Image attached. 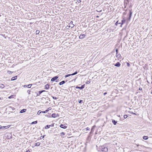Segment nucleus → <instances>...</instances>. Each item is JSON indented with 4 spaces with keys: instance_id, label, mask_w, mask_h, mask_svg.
I'll return each mask as SVG.
<instances>
[{
    "instance_id": "9",
    "label": "nucleus",
    "mask_w": 152,
    "mask_h": 152,
    "mask_svg": "<svg viewBox=\"0 0 152 152\" xmlns=\"http://www.w3.org/2000/svg\"><path fill=\"white\" fill-rule=\"evenodd\" d=\"M45 90H42L41 91H39L38 93H37V96H39L42 93L45 92Z\"/></svg>"
},
{
    "instance_id": "1",
    "label": "nucleus",
    "mask_w": 152,
    "mask_h": 152,
    "mask_svg": "<svg viewBox=\"0 0 152 152\" xmlns=\"http://www.w3.org/2000/svg\"><path fill=\"white\" fill-rule=\"evenodd\" d=\"M101 150L103 152H106L108 151V148L104 146H103L102 147Z\"/></svg>"
},
{
    "instance_id": "8",
    "label": "nucleus",
    "mask_w": 152,
    "mask_h": 152,
    "mask_svg": "<svg viewBox=\"0 0 152 152\" xmlns=\"http://www.w3.org/2000/svg\"><path fill=\"white\" fill-rule=\"evenodd\" d=\"M32 85V84H29L28 85H25L23 87L24 88L28 87V88H29L31 87Z\"/></svg>"
},
{
    "instance_id": "49",
    "label": "nucleus",
    "mask_w": 152,
    "mask_h": 152,
    "mask_svg": "<svg viewBox=\"0 0 152 152\" xmlns=\"http://www.w3.org/2000/svg\"><path fill=\"white\" fill-rule=\"evenodd\" d=\"M107 94V93H105L104 94V95H105Z\"/></svg>"
},
{
    "instance_id": "33",
    "label": "nucleus",
    "mask_w": 152,
    "mask_h": 152,
    "mask_svg": "<svg viewBox=\"0 0 152 152\" xmlns=\"http://www.w3.org/2000/svg\"><path fill=\"white\" fill-rule=\"evenodd\" d=\"M83 102V100H78V102L79 103H81Z\"/></svg>"
},
{
    "instance_id": "39",
    "label": "nucleus",
    "mask_w": 152,
    "mask_h": 152,
    "mask_svg": "<svg viewBox=\"0 0 152 152\" xmlns=\"http://www.w3.org/2000/svg\"><path fill=\"white\" fill-rule=\"evenodd\" d=\"M44 136H41L40 137V139H43L44 137Z\"/></svg>"
},
{
    "instance_id": "17",
    "label": "nucleus",
    "mask_w": 152,
    "mask_h": 152,
    "mask_svg": "<svg viewBox=\"0 0 152 152\" xmlns=\"http://www.w3.org/2000/svg\"><path fill=\"white\" fill-rule=\"evenodd\" d=\"M65 81L64 80L62 81L61 82H60L59 83V85H62L63 84L65 83Z\"/></svg>"
},
{
    "instance_id": "12",
    "label": "nucleus",
    "mask_w": 152,
    "mask_h": 152,
    "mask_svg": "<svg viewBox=\"0 0 152 152\" xmlns=\"http://www.w3.org/2000/svg\"><path fill=\"white\" fill-rule=\"evenodd\" d=\"M60 127L61 128L64 129H65L67 128V126H64L63 124H61V125L60 126Z\"/></svg>"
},
{
    "instance_id": "35",
    "label": "nucleus",
    "mask_w": 152,
    "mask_h": 152,
    "mask_svg": "<svg viewBox=\"0 0 152 152\" xmlns=\"http://www.w3.org/2000/svg\"><path fill=\"white\" fill-rule=\"evenodd\" d=\"M30 92H31V91H30V90H28L27 91V92L28 93V94L29 95L30 94Z\"/></svg>"
},
{
    "instance_id": "52",
    "label": "nucleus",
    "mask_w": 152,
    "mask_h": 152,
    "mask_svg": "<svg viewBox=\"0 0 152 152\" xmlns=\"http://www.w3.org/2000/svg\"><path fill=\"white\" fill-rule=\"evenodd\" d=\"M56 82H58V81L56 80Z\"/></svg>"
},
{
    "instance_id": "11",
    "label": "nucleus",
    "mask_w": 152,
    "mask_h": 152,
    "mask_svg": "<svg viewBox=\"0 0 152 152\" xmlns=\"http://www.w3.org/2000/svg\"><path fill=\"white\" fill-rule=\"evenodd\" d=\"M10 127V126H2V129L3 130H4V129H6L8 128H9Z\"/></svg>"
},
{
    "instance_id": "44",
    "label": "nucleus",
    "mask_w": 152,
    "mask_h": 152,
    "mask_svg": "<svg viewBox=\"0 0 152 152\" xmlns=\"http://www.w3.org/2000/svg\"><path fill=\"white\" fill-rule=\"evenodd\" d=\"M86 129L87 130H89V129L88 128V127H87V128H86Z\"/></svg>"
},
{
    "instance_id": "40",
    "label": "nucleus",
    "mask_w": 152,
    "mask_h": 152,
    "mask_svg": "<svg viewBox=\"0 0 152 152\" xmlns=\"http://www.w3.org/2000/svg\"><path fill=\"white\" fill-rule=\"evenodd\" d=\"M52 96V97L53 98V99H57V98H56V97H55L53 96Z\"/></svg>"
},
{
    "instance_id": "31",
    "label": "nucleus",
    "mask_w": 152,
    "mask_h": 152,
    "mask_svg": "<svg viewBox=\"0 0 152 152\" xmlns=\"http://www.w3.org/2000/svg\"><path fill=\"white\" fill-rule=\"evenodd\" d=\"M60 134L61 135H65V133L62 132L60 133Z\"/></svg>"
},
{
    "instance_id": "38",
    "label": "nucleus",
    "mask_w": 152,
    "mask_h": 152,
    "mask_svg": "<svg viewBox=\"0 0 152 152\" xmlns=\"http://www.w3.org/2000/svg\"><path fill=\"white\" fill-rule=\"evenodd\" d=\"M36 34H38L39 32V31L37 30L36 31Z\"/></svg>"
},
{
    "instance_id": "19",
    "label": "nucleus",
    "mask_w": 152,
    "mask_h": 152,
    "mask_svg": "<svg viewBox=\"0 0 152 152\" xmlns=\"http://www.w3.org/2000/svg\"><path fill=\"white\" fill-rule=\"evenodd\" d=\"M116 56L117 57H118L119 55H120V54H118V50L117 49H116Z\"/></svg>"
},
{
    "instance_id": "46",
    "label": "nucleus",
    "mask_w": 152,
    "mask_h": 152,
    "mask_svg": "<svg viewBox=\"0 0 152 152\" xmlns=\"http://www.w3.org/2000/svg\"><path fill=\"white\" fill-rule=\"evenodd\" d=\"M2 126L0 125V129H2Z\"/></svg>"
},
{
    "instance_id": "30",
    "label": "nucleus",
    "mask_w": 152,
    "mask_h": 152,
    "mask_svg": "<svg viewBox=\"0 0 152 152\" xmlns=\"http://www.w3.org/2000/svg\"><path fill=\"white\" fill-rule=\"evenodd\" d=\"M77 72L76 71L75 72L73 73V74H71V75H76V74H77Z\"/></svg>"
},
{
    "instance_id": "27",
    "label": "nucleus",
    "mask_w": 152,
    "mask_h": 152,
    "mask_svg": "<svg viewBox=\"0 0 152 152\" xmlns=\"http://www.w3.org/2000/svg\"><path fill=\"white\" fill-rule=\"evenodd\" d=\"M71 75H71V74H68V75H65V76L64 77H65V78H66V77H69V76H70Z\"/></svg>"
},
{
    "instance_id": "43",
    "label": "nucleus",
    "mask_w": 152,
    "mask_h": 152,
    "mask_svg": "<svg viewBox=\"0 0 152 152\" xmlns=\"http://www.w3.org/2000/svg\"><path fill=\"white\" fill-rule=\"evenodd\" d=\"M148 42H147V43H146V45H145V46H148Z\"/></svg>"
},
{
    "instance_id": "16",
    "label": "nucleus",
    "mask_w": 152,
    "mask_h": 152,
    "mask_svg": "<svg viewBox=\"0 0 152 152\" xmlns=\"http://www.w3.org/2000/svg\"><path fill=\"white\" fill-rule=\"evenodd\" d=\"M26 109H23L20 111V113H24L26 111Z\"/></svg>"
},
{
    "instance_id": "26",
    "label": "nucleus",
    "mask_w": 152,
    "mask_h": 152,
    "mask_svg": "<svg viewBox=\"0 0 152 152\" xmlns=\"http://www.w3.org/2000/svg\"><path fill=\"white\" fill-rule=\"evenodd\" d=\"M50 127V125H47L45 126V129H48Z\"/></svg>"
},
{
    "instance_id": "6",
    "label": "nucleus",
    "mask_w": 152,
    "mask_h": 152,
    "mask_svg": "<svg viewBox=\"0 0 152 152\" xmlns=\"http://www.w3.org/2000/svg\"><path fill=\"white\" fill-rule=\"evenodd\" d=\"M86 35L84 34H81L79 37L80 39H82L85 37Z\"/></svg>"
},
{
    "instance_id": "15",
    "label": "nucleus",
    "mask_w": 152,
    "mask_h": 152,
    "mask_svg": "<svg viewBox=\"0 0 152 152\" xmlns=\"http://www.w3.org/2000/svg\"><path fill=\"white\" fill-rule=\"evenodd\" d=\"M120 65H121V64L119 63V62H117V63H116V64H115V66H117V67L120 66Z\"/></svg>"
},
{
    "instance_id": "45",
    "label": "nucleus",
    "mask_w": 152,
    "mask_h": 152,
    "mask_svg": "<svg viewBox=\"0 0 152 152\" xmlns=\"http://www.w3.org/2000/svg\"><path fill=\"white\" fill-rule=\"evenodd\" d=\"M139 89L140 90H142V88H139Z\"/></svg>"
},
{
    "instance_id": "20",
    "label": "nucleus",
    "mask_w": 152,
    "mask_h": 152,
    "mask_svg": "<svg viewBox=\"0 0 152 152\" xmlns=\"http://www.w3.org/2000/svg\"><path fill=\"white\" fill-rule=\"evenodd\" d=\"M148 137L147 136H143V139L146 140L148 139Z\"/></svg>"
},
{
    "instance_id": "21",
    "label": "nucleus",
    "mask_w": 152,
    "mask_h": 152,
    "mask_svg": "<svg viewBox=\"0 0 152 152\" xmlns=\"http://www.w3.org/2000/svg\"><path fill=\"white\" fill-rule=\"evenodd\" d=\"M112 122L113 123V124L114 125H116V124L117 123V121H115V120H112Z\"/></svg>"
},
{
    "instance_id": "23",
    "label": "nucleus",
    "mask_w": 152,
    "mask_h": 152,
    "mask_svg": "<svg viewBox=\"0 0 152 152\" xmlns=\"http://www.w3.org/2000/svg\"><path fill=\"white\" fill-rule=\"evenodd\" d=\"M40 145V143L39 142H37L35 144V146H39Z\"/></svg>"
},
{
    "instance_id": "37",
    "label": "nucleus",
    "mask_w": 152,
    "mask_h": 152,
    "mask_svg": "<svg viewBox=\"0 0 152 152\" xmlns=\"http://www.w3.org/2000/svg\"><path fill=\"white\" fill-rule=\"evenodd\" d=\"M90 82L91 81H88L86 83V84H88L89 83H90Z\"/></svg>"
},
{
    "instance_id": "32",
    "label": "nucleus",
    "mask_w": 152,
    "mask_h": 152,
    "mask_svg": "<svg viewBox=\"0 0 152 152\" xmlns=\"http://www.w3.org/2000/svg\"><path fill=\"white\" fill-rule=\"evenodd\" d=\"M71 27L70 26H69V25L68 24V25L66 27V29H68L69 28Z\"/></svg>"
},
{
    "instance_id": "25",
    "label": "nucleus",
    "mask_w": 152,
    "mask_h": 152,
    "mask_svg": "<svg viewBox=\"0 0 152 152\" xmlns=\"http://www.w3.org/2000/svg\"><path fill=\"white\" fill-rule=\"evenodd\" d=\"M37 123V121H33V122H32L31 123V124H36Z\"/></svg>"
},
{
    "instance_id": "36",
    "label": "nucleus",
    "mask_w": 152,
    "mask_h": 152,
    "mask_svg": "<svg viewBox=\"0 0 152 152\" xmlns=\"http://www.w3.org/2000/svg\"><path fill=\"white\" fill-rule=\"evenodd\" d=\"M54 124L53 123V124H51V125H50V126L53 127L54 126Z\"/></svg>"
},
{
    "instance_id": "41",
    "label": "nucleus",
    "mask_w": 152,
    "mask_h": 152,
    "mask_svg": "<svg viewBox=\"0 0 152 152\" xmlns=\"http://www.w3.org/2000/svg\"><path fill=\"white\" fill-rule=\"evenodd\" d=\"M10 72V73H9L10 74H12V72H10V71H8V72Z\"/></svg>"
},
{
    "instance_id": "10",
    "label": "nucleus",
    "mask_w": 152,
    "mask_h": 152,
    "mask_svg": "<svg viewBox=\"0 0 152 152\" xmlns=\"http://www.w3.org/2000/svg\"><path fill=\"white\" fill-rule=\"evenodd\" d=\"M121 25H120V27H122V25L124 23L126 22V20L125 19H124L121 20Z\"/></svg>"
},
{
    "instance_id": "53",
    "label": "nucleus",
    "mask_w": 152,
    "mask_h": 152,
    "mask_svg": "<svg viewBox=\"0 0 152 152\" xmlns=\"http://www.w3.org/2000/svg\"><path fill=\"white\" fill-rule=\"evenodd\" d=\"M1 99V98L0 97V100Z\"/></svg>"
},
{
    "instance_id": "28",
    "label": "nucleus",
    "mask_w": 152,
    "mask_h": 152,
    "mask_svg": "<svg viewBox=\"0 0 152 152\" xmlns=\"http://www.w3.org/2000/svg\"><path fill=\"white\" fill-rule=\"evenodd\" d=\"M42 113V111L41 110H39L38 111V112H37V114L38 115H39L40 114Z\"/></svg>"
},
{
    "instance_id": "47",
    "label": "nucleus",
    "mask_w": 152,
    "mask_h": 152,
    "mask_svg": "<svg viewBox=\"0 0 152 152\" xmlns=\"http://www.w3.org/2000/svg\"><path fill=\"white\" fill-rule=\"evenodd\" d=\"M25 152H30V151L29 150H28V151H26Z\"/></svg>"
},
{
    "instance_id": "7",
    "label": "nucleus",
    "mask_w": 152,
    "mask_h": 152,
    "mask_svg": "<svg viewBox=\"0 0 152 152\" xmlns=\"http://www.w3.org/2000/svg\"><path fill=\"white\" fill-rule=\"evenodd\" d=\"M51 116L53 118H56L57 116L58 117L59 115L57 114L53 113L52 114Z\"/></svg>"
},
{
    "instance_id": "22",
    "label": "nucleus",
    "mask_w": 152,
    "mask_h": 152,
    "mask_svg": "<svg viewBox=\"0 0 152 152\" xmlns=\"http://www.w3.org/2000/svg\"><path fill=\"white\" fill-rule=\"evenodd\" d=\"M118 24H120L121 25V22H119V21H117L115 23V25L117 26Z\"/></svg>"
},
{
    "instance_id": "2",
    "label": "nucleus",
    "mask_w": 152,
    "mask_h": 152,
    "mask_svg": "<svg viewBox=\"0 0 152 152\" xmlns=\"http://www.w3.org/2000/svg\"><path fill=\"white\" fill-rule=\"evenodd\" d=\"M129 18L127 19V20H128L129 21L130 20V18L132 14V12L131 10H129Z\"/></svg>"
},
{
    "instance_id": "13",
    "label": "nucleus",
    "mask_w": 152,
    "mask_h": 152,
    "mask_svg": "<svg viewBox=\"0 0 152 152\" xmlns=\"http://www.w3.org/2000/svg\"><path fill=\"white\" fill-rule=\"evenodd\" d=\"M17 76H15L12 77L11 79V80L14 81L16 80L17 79Z\"/></svg>"
},
{
    "instance_id": "34",
    "label": "nucleus",
    "mask_w": 152,
    "mask_h": 152,
    "mask_svg": "<svg viewBox=\"0 0 152 152\" xmlns=\"http://www.w3.org/2000/svg\"><path fill=\"white\" fill-rule=\"evenodd\" d=\"M127 117H128V116H127V115H124V117L125 118H126Z\"/></svg>"
},
{
    "instance_id": "4",
    "label": "nucleus",
    "mask_w": 152,
    "mask_h": 152,
    "mask_svg": "<svg viewBox=\"0 0 152 152\" xmlns=\"http://www.w3.org/2000/svg\"><path fill=\"white\" fill-rule=\"evenodd\" d=\"M58 76H56L55 77L52 78L51 79V81H55L56 79H57L58 78Z\"/></svg>"
},
{
    "instance_id": "51",
    "label": "nucleus",
    "mask_w": 152,
    "mask_h": 152,
    "mask_svg": "<svg viewBox=\"0 0 152 152\" xmlns=\"http://www.w3.org/2000/svg\"><path fill=\"white\" fill-rule=\"evenodd\" d=\"M151 94H152V91L151 92Z\"/></svg>"
},
{
    "instance_id": "5",
    "label": "nucleus",
    "mask_w": 152,
    "mask_h": 152,
    "mask_svg": "<svg viewBox=\"0 0 152 152\" xmlns=\"http://www.w3.org/2000/svg\"><path fill=\"white\" fill-rule=\"evenodd\" d=\"M69 26H70L71 28H73L75 25L74 24H73V22L71 21L69 23Z\"/></svg>"
},
{
    "instance_id": "3",
    "label": "nucleus",
    "mask_w": 152,
    "mask_h": 152,
    "mask_svg": "<svg viewBox=\"0 0 152 152\" xmlns=\"http://www.w3.org/2000/svg\"><path fill=\"white\" fill-rule=\"evenodd\" d=\"M85 86V85H83L81 87H80L78 86H76L75 88H79L81 90H82L83 89V88H84V87Z\"/></svg>"
},
{
    "instance_id": "48",
    "label": "nucleus",
    "mask_w": 152,
    "mask_h": 152,
    "mask_svg": "<svg viewBox=\"0 0 152 152\" xmlns=\"http://www.w3.org/2000/svg\"><path fill=\"white\" fill-rule=\"evenodd\" d=\"M77 1H79V2H80L81 1L80 0H77Z\"/></svg>"
},
{
    "instance_id": "24",
    "label": "nucleus",
    "mask_w": 152,
    "mask_h": 152,
    "mask_svg": "<svg viewBox=\"0 0 152 152\" xmlns=\"http://www.w3.org/2000/svg\"><path fill=\"white\" fill-rule=\"evenodd\" d=\"M15 96V95H11V96H9L8 98L9 99L13 98H14Z\"/></svg>"
},
{
    "instance_id": "14",
    "label": "nucleus",
    "mask_w": 152,
    "mask_h": 152,
    "mask_svg": "<svg viewBox=\"0 0 152 152\" xmlns=\"http://www.w3.org/2000/svg\"><path fill=\"white\" fill-rule=\"evenodd\" d=\"M49 86L48 84H47L45 86V89H48L49 88Z\"/></svg>"
},
{
    "instance_id": "50",
    "label": "nucleus",
    "mask_w": 152,
    "mask_h": 152,
    "mask_svg": "<svg viewBox=\"0 0 152 152\" xmlns=\"http://www.w3.org/2000/svg\"><path fill=\"white\" fill-rule=\"evenodd\" d=\"M133 114L134 115H136V114L135 113H133Z\"/></svg>"
},
{
    "instance_id": "54",
    "label": "nucleus",
    "mask_w": 152,
    "mask_h": 152,
    "mask_svg": "<svg viewBox=\"0 0 152 152\" xmlns=\"http://www.w3.org/2000/svg\"><path fill=\"white\" fill-rule=\"evenodd\" d=\"M151 83H152V81L151 82Z\"/></svg>"
},
{
    "instance_id": "42",
    "label": "nucleus",
    "mask_w": 152,
    "mask_h": 152,
    "mask_svg": "<svg viewBox=\"0 0 152 152\" xmlns=\"http://www.w3.org/2000/svg\"><path fill=\"white\" fill-rule=\"evenodd\" d=\"M127 66H130V64H129V63H127Z\"/></svg>"
},
{
    "instance_id": "29",
    "label": "nucleus",
    "mask_w": 152,
    "mask_h": 152,
    "mask_svg": "<svg viewBox=\"0 0 152 152\" xmlns=\"http://www.w3.org/2000/svg\"><path fill=\"white\" fill-rule=\"evenodd\" d=\"M48 110H46L45 111H42V113H47L48 112Z\"/></svg>"
},
{
    "instance_id": "18",
    "label": "nucleus",
    "mask_w": 152,
    "mask_h": 152,
    "mask_svg": "<svg viewBox=\"0 0 152 152\" xmlns=\"http://www.w3.org/2000/svg\"><path fill=\"white\" fill-rule=\"evenodd\" d=\"M4 87V84H0V88H3Z\"/></svg>"
}]
</instances>
